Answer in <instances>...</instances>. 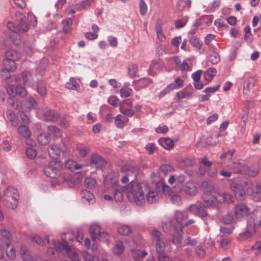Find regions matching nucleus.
Returning <instances> with one entry per match:
<instances>
[{"instance_id":"nucleus-21","label":"nucleus","mask_w":261,"mask_h":261,"mask_svg":"<svg viewBox=\"0 0 261 261\" xmlns=\"http://www.w3.org/2000/svg\"><path fill=\"white\" fill-rule=\"evenodd\" d=\"M158 142L166 149L170 150L174 146V141L169 138H160L159 139Z\"/></svg>"},{"instance_id":"nucleus-62","label":"nucleus","mask_w":261,"mask_h":261,"mask_svg":"<svg viewBox=\"0 0 261 261\" xmlns=\"http://www.w3.org/2000/svg\"><path fill=\"white\" fill-rule=\"evenodd\" d=\"M145 149L150 154H153L156 150L155 145L153 143H148L145 146Z\"/></svg>"},{"instance_id":"nucleus-9","label":"nucleus","mask_w":261,"mask_h":261,"mask_svg":"<svg viewBox=\"0 0 261 261\" xmlns=\"http://www.w3.org/2000/svg\"><path fill=\"white\" fill-rule=\"evenodd\" d=\"M4 69L1 71V75L5 78H9L10 76L9 71H14L16 69V64L15 62L6 57L3 61Z\"/></svg>"},{"instance_id":"nucleus-37","label":"nucleus","mask_w":261,"mask_h":261,"mask_svg":"<svg viewBox=\"0 0 261 261\" xmlns=\"http://www.w3.org/2000/svg\"><path fill=\"white\" fill-rule=\"evenodd\" d=\"M7 117L9 120L11 124L14 126H17L18 124V122L16 119V116L15 113L12 110H8L6 113Z\"/></svg>"},{"instance_id":"nucleus-15","label":"nucleus","mask_w":261,"mask_h":261,"mask_svg":"<svg viewBox=\"0 0 261 261\" xmlns=\"http://www.w3.org/2000/svg\"><path fill=\"white\" fill-rule=\"evenodd\" d=\"M255 232V225L249 224L247 225L246 230L239 234L240 240H246L254 234Z\"/></svg>"},{"instance_id":"nucleus-46","label":"nucleus","mask_w":261,"mask_h":261,"mask_svg":"<svg viewBox=\"0 0 261 261\" xmlns=\"http://www.w3.org/2000/svg\"><path fill=\"white\" fill-rule=\"evenodd\" d=\"M147 200L150 203L156 202L158 200V196L156 192L149 191L147 195Z\"/></svg>"},{"instance_id":"nucleus-43","label":"nucleus","mask_w":261,"mask_h":261,"mask_svg":"<svg viewBox=\"0 0 261 261\" xmlns=\"http://www.w3.org/2000/svg\"><path fill=\"white\" fill-rule=\"evenodd\" d=\"M188 217V215L184 214L182 212L179 211H177L175 212L174 214V218L178 224H181V222L185 219H187ZM180 226H181L180 224Z\"/></svg>"},{"instance_id":"nucleus-53","label":"nucleus","mask_w":261,"mask_h":261,"mask_svg":"<svg viewBox=\"0 0 261 261\" xmlns=\"http://www.w3.org/2000/svg\"><path fill=\"white\" fill-rule=\"evenodd\" d=\"M18 115L19 117L20 118V123L23 124H27L30 123V119L23 111H19Z\"/></svg>"},{"instance_id":"nucleus-49","label":"nucleus","mask_w":261,"mask_h":261,"mask_svg":"<svg viewBox=\"0 0 261 261\" xmlns=\"http://www.w3.org/2000/svg\"><path fill=\"white\" fill-rule=\"evenodd\" d=\"M182 228V226H179V228L178 229H176L177 232L178 233V235L176 237H173L172 242L174 244H177L181 242L182 239L181 236L183 233Z\"/></svg>"},{"instance_id":"nucleus-16","label":"nucleus","mask_w":261,"mask_h":261,"mask_svg":"<svg viewBox=\"0 0 261 261\" xmlns=\"http://www.w3.org/2000/svg\"><path fill=\"white\" fill-rule=\"evenodd\" d=\"M182 190L187 195L192 196L195 195L197 193V188L192 182H187L183 187Z\"/></svg>"},{"instance_id":"nucleus-31","label":"nucleus","mask_w":261,"mask_h":261,"mask_svg":"<svg viewBox=\"0 0 261 261\" xmlns=\"http://www.w3.org/2000/svg\"><path fill=\"white\" fill-rule=\"evenodd\" d=\"M76 150L82 157H85L87 156L88 153L90 152V147L83 144H80L76 146Z\"/></svg>"},{"instance_id":"nucleus-42","label":"nucleus","mask_w":261,"mask_h":261,"mask_svg":"<svg viewBox=\"0 0 261 261\" xmlns=\"http://www.w3.org/2000/svg\"><path fill=\"white\" fill-rule=\"evenodd\" d=\"M171 227V220L169 217H165L162 223V227L163 231L168 232L170 231Z\"/></svg>"},{"instance_id":"nucleus-58","label":"nucleus","mask_w":261,"mask_h":261,"mask_svg":"<svg viewBox=\"0 0 261 261\" xmlns=\"http://www.w3.org/2000/svg\"><path fill=\"white\" fill-rule=\"evenodd\" d=\"M85 185L88 188L92 189L95 187L96 185V181L95 179L91 177H87L85 180Z\"/></svg>"},{"instance_id":"nucleus-28","label":"nucleus","mask_w":261,"mask_h":261,"mask_svg":"<svg viewBox=\"0 0 261 261\" xmlns=\"http://www.w3.org/2000/svg\"><path fill=\"white\" fill-rule=\"evenodd\" d=\"M123 172H126V174L122 175L121 181L122 184H125L129 181L128 176L133 172L132 168L130 167L123 166L121 169V173H123Z\"/></svg>"},{"instance_id":"nucleus-44","label":"nucleus","mask_w":261,"mask_h":261,"mask_svg":"<svg viewBox=\"0 0 261 261\" xmlns=\"http://www.w3.org/2000/svg\"><path fill=\"white\" fill-rule=\"evenodd\" d=\"M124 250V246L121 242H118L112 249V251L115 255L121 254Z\"/></svg>"},{"instance_id":"nucleus-18","label":"nucleus","mask_w":261,"mask_h":261,"mask_svg":"<svg viewBox=\"0 0 261 261\" xmlns=\"http://www.w3.org/2000/svg\"><path fill=\"white\" fill-rule=\"evenodd\" d=\"M19 197L17 189L13 187H8L4 191V195L3 199L4 201L9 200L11 198Z\"/></svg>"},{"instance_id":"nucleus-45","label":"nucleus","mask_w":261,"mask_h":261,"mask_svg":"<svg viewBox=\"0 0 261 261\" xmlns=\"http://www.w3.org/2000/svg\"><path fill=\"white\" fill-rule=\"evenodd\" d=\"M174 171L173 167L170 164H163L160 167V172L166 175Z\"/></svg>"},{"instance_id":"nucleus-47","label":"nucleus","mask_w":261,"mask_h":261,"mask_svg":"<svg viewBox=\"0 0 261 261\" xmlns=\"http://www.w3.org/2000/svg\"><path fill=\"white\" fill-rule=\"evenodd\" d=\"M139 8L140 14L145 16L147 14L148 8L144 0H139Z\"/></svg>"},{"instance_id":"nucleus-7","label":"nucleus","mask_w":261,"mask_h":261,"mask_svg":"<svg viewBox=\"0 0 261 261\" xmlns=\"http://www.w3.org/2000/svg\"><path fill=\"white\" fill-rule=\"evenodd\" d=\"M106 180L108 184L110 185L116 191L114 194V198L117 201H121L123 199V195L119 191H117V184L118 182V178L117 174H115L112 177V175L109 174L106 178Z\"/></svg>"},{"instance_id":"nucleus-5","label":"nucleus","mask_w":261,"mask_h":261,"mask_svg":"<svg viewBox=\"0 0 261 261\" xmlns=\"http://www.w3.org/2000/svg\"><path fill=\"white\" fill-rule=\"evenodd\" d=\"M244 186L247 188V193L250 194L252 199L255 202H259L261 200V184H256L253 186L250 181L245 182Z\"/></svg>"},{"instance_id":"nucleus-50","label":"nucleus","mask_w":261,"mask_h":261,"mask_svg":"<svg viewBox=\"0 0 261 261\" xmlns=\"http://www.w3.org/2000/svg\"><path fill=\"white\" fill-rule=\"evenodd\" d=\"M222 136V135L221 134H217L213 135L211 137H208L206 139V143L208 145H215L219 141L218 140L213 141V140L214 139H218L220 137H221Z\"/></svg>"},{"instance_id":"nucleus-57","label":"nucleus","mask_w":261,"mask_h":261,"mask_svg":"<svg viewBox=\"0 0 261 261\" xmlns=\"http://www.w3.org/2000/svg\"><path fill=\"white\" fill-rule=\"evenodd\" d=\"M190 42L194 47L197 48H200L201 47V44L196 36H191L190 38Z\"/></svg>"},{"instance_id":"nucleus-8","label":"nucleus","mask_w":261,"mask_h":261,"mask_svg":"<svg viewBox=\"0 0 261 261\" xmlns=\"http://www.w3.org/2000/svg\"><path fill=\"white\" fill-rule=\"evenodd\" d=\"M190 212L195 215L200 217H205L207 216V213L203 204L197 202L189 206Z\"/></svg>"},{"instance_id":"nucleus-34","label":"nucleus","mask_w":261,"mask_h":261,"mask_svg":"<svg viewBox=\"0 0 261 261\" xmlns=\"http://www.w3.org/2000/svg\"><path fill=\"white\" fill-rule=\"evenodd\" d=\"M192 92L188 91L186 89L179 91L176 93V95L178 100L183 98L190 99L192 97Z\"/></svg>"},{"instance_id":"nucleus-61","label":"nucleus","mask_w":261,"mask_h":261,"mask_svg":"<svg viewBox=\"0 0 261 261\" xmlns=\"http://www.w3.org/2000/svg\"><path fill=\"white\" fill-rule=\"evenodd\" d=\"M108 102L110 105L114 107H117L120 105L121 103L120 100L116 96H111L109 97Z\"/></svg>"},{"instance_id":"nucleus-17","label":"nucleus","mask_w":261,"mask_h":261,"mask_svg":"<svg viewBox=\"0 0 261 261\" xmlns=\"http://www.w3.org/2000/svg\"><path fill=\"white\" fill-rule=\"evenodd\" d=\"M11 234L9 231L6 229H2L0 230V244L1 246L5 245H8L10 243Z\"/></svg>"},{"instance_id":"nucleus-29","label":"nucleus","mask_w":261,"mask_h":261,"mask_svg":"<svg viewBox=\"0 0 261 261\" xmlns=\"http://www.w3.org/2000/svg\"><path fill=\"white\" fill-rule=\"evenodd\" d=\"M82 200L84 203H90L94 201V195L89 191L85 190L82 193Z\"/></svg>"},{"instance_id":"nucleus-22","label":"nucleus","mask_w":261,"mask_h":261,"mask_svg":"<svg viewBox=\"0 0 261 261\" xmlns=\"http://www.w3.org/2000/svg\"><path fill=\"white\" fill-rule=\"evenodd\" d=\"M58 118V114L54 111H48L43 115V119L47 121L56 122Z\"/></svg>"},{"instance_id":"nucleus-36","label":"nucleus","mask_w":261,"mask_h":261,"mask_svg":"<svg viewBox=\"0 0 261 261\" xmlns=\"http://www.w3.org/2000/svg\"><path fill=\"white\" fill-rule=\"evenodd\" d=\"M217 69L215 68H209L207 69L206 71L204 73V79L210 82L212 79L216 75Z\"/></svg>"},{"instance_id":"nucleus-32","label":"nucleus","mask_w":261,"mask_h":261,"mask_svg":"<svg viewBox=\"0 0 261 261\" xmlns=\"http://www.w3.org/2000/svg\"><path fill=\"white\" fill-rule=\"evenodd\" d=\"M18 132L19 135L25 138H29L31 136V131L24 125H22L18 127Z\"/></svg>"},{"instance_id":"nucleus-35","label":"nucleus","mask_w":261,"mask_h":261,"mask_svg":"<svg viewBox=\"0 0 261 261\" xmlns=\"http://www.w3.org/2000/svg\"><path fill=\"white\" fill-rule=\"evenodd\" d=\"M18 198L19 197H11L9 200L4 201V202L7 207L11 209H14L17 206Z\"/></svg>"},{"instance_id":"nucleus-33","label":"nucleus","mask_w":261,"mask_h":261,"mask_svg":"<svg viewBox=\"0 0 261 261\" xmlns=\"http://www.w3.org/2000/svg\"><path fill=\"white\" fill-rule=\"evenodd\" d=\"M129 84L125 83L120 90V96L123 98L128 97L133 92L132 89L128 87Z\"/></svg>"},{"instance_id":"nucleus-51","label":"nucleus","mask_w":261,"mask_h":261,"mask_svg":"<svg viewBox=\"0 0 261 261\" xmlns=\"http://www.w3.org/2000/svg\"><path fill=\"white\" fill-rule=\"evenodd\" d=\"M63 25V31L65 33H68L70 30V27L72 24V20L70 18L64 20L62 22Z\"/></svg>"},{"instance_id":"nucleus-14","label":"nucleus","mask_w":261,"mask_h":261,"mask_svg":"<svg viewBox=\"0 0 261 261\" xmlns=\"http://www.w3.org/2000/svg\"><path fill=\"white\" fill-rule=\"evenodd\" d=\"M91 166H94L97 169H102L106 165V162L100 155L95 154L92 156L90 161Z\"/></svg>"},{"instance_id":"nucleus-12","label":"nucleus","mask_w":261,"mask_h":261,"mask_svg":"<svg viewBox=\"0 0 261 261\" xmlns=\"http://www.w3.org/2000/svg\"><path fill=\"white\" fill-rule=\"evenodd\" d=\"M228 167L234 173L242 174L246 168V165L240 161H236L231 163Z\"/></svg>"},{"instance_id":"nucleus-19","label":"nucleus","mask_w":261,"mask_h":261,"mask_svg":"<svg viewBox=\"0 0 261 261\" xmlns=\"http://www.w3.org/2000/svg\"><path fill=\"white\" fill-rule=\"evenodd\" d=\"M21 79L23 84L28 87H32L34 85V81L31 73L28 71H23L21 73Z\"/></svg>"},{"instance_id":"nucleus-4","label":"nucleus","mask_w":261,"mask_h":261,"mask_svg":"<svg viewBox=\"0 0 261 261\" xmlns=\"http://www.w3.org/2000/svg\"><path fill=\"white\" fill-rule=\"evenodd\" d=\"M62 164L60 161L54 160L50 161L48 166L45 167L44 172L45 175L53 178H58L61 175L60 170Z\"/></svg>"},{"instance_id":"nucleus-52","label":"nucleus","mask_w":261,"mask_h":261,"mask_svg":"<svg viewBox=\"0 0 261 261\" xmlns=\"http://www.w3.org/2000/svg\"><path fill=\"white\" fill-rule=\"evenodd\" d=\"M156 250L157 254L165 252V245L162 240H159L156 243Z\"/></svg>"},{"instance_id":"nucleus-56","label":"nucleus","mask_w":261,"mask_h":261,"mask_svg":"<svg viewBox=\"0 0 261 261\" xmlns=\"http://www.w3.org/2000/svg\"><path fill=\"white\" fill-rule=\"evenodd\" d=\"M48 130L49 132L48 134L50 135L52 134L53 135L58 137L61 136V132L59 129L53 125H50L48 127Z\"/></svg>"},{"instance_id":"nucleus-48","label":"nucleus","mask_w":261,"mask_h":261,"mask_svg":"<svg viewBox=\"0 0 261 261\" xmlns=\"http://www.w3.org/2000/svg\"><path fill=\"white\" fill-rule=\"evenodd\" d=\"M117 230L118 232L123 236H126L132 231L130 228L128 226L125 225L119 226Z\"/></svg>"},{"instance_id":"nucleus-63","label":"nucleus","mask_w":261,"mask_h":261,"mask_svg":"<svg viewBox=\"0 0 261 261\" xmlns=\"http://www.w3.org/2000/svg\"><path fill=\"white\" fill-rule=\"evenodd\" d=\"M159 261H172L171 258L165 252L158 254Z\"/></svg>"},{"instance_id":"nucleus-10","label":"nucleus","mask_w":261,"mask_h":261,"mask_svg":"<svg viewBox=\"0 0 261 261\" xmlns=\"http://www.w3.org/2000/svg\"><path fill=\"white\" fill-rule=\"evenodd\" d=\"M230 188L233 192L237 199L240 200H243L245 199L246 192L243 185H238L233 182L230 185Z\"/></svg>"},{"instance_id":"nucleus-11","label":"nucleus","mask_w":261,"mask_h":261,"mask_svg":"<svg viewBox=\"0 0 261 261\" xmlns=\"http://www.w3.org/2000/svg\"><path fill=\"white\" fill-rule=\"evenodd\" d=\"M7 90L8 94L12 96H15L17 95L24 96L27 94L25 89L22 86L18 85H9L7 88Z\"/></svg>"},{"instance_id":"nucleus-20","label":"nucleus","mask_w":261,"mask_h":261,"mask_svg":"<svg viewBox=\"0 0 261 261\" xmlns=\"http://www.w3.org/2000/svg\"><path fill=\"white\" fill-rule=\"evenodd\" d=\"M48 155L53 159L57 160L60 156L61 150L56 145H50L48 148Z\"/></svg>"},{"instance_id":"nucleus-26","label":"nucleus","mask_w":261,"mask_h":261,"mask_svg":"<svg viewBox=\"0 0 261 261\" xmlns=\"http://www.w3.org/2000/svg\"><path fill=\"white\" fill-rule=\"evenodd\" d=\"M6 57L8 59L16 62L21 57V54L15 50H10L5 54Z\"/></svg>"},{"instance_id":"nucleus-23","label":"nucleus","mask_w":261,"mask_h":261,"mask_svg":"<svg viewBox=\"0 0 261 261\" xmlns=\"http://www.w3.org/2000/svg\"><path fill=\"white\" fill-rule=\"evenodd\" d=\"M38 144L41 145H46L50 141V135L48 133L40 134L37 138Z\"/></svg>"},{"instance_id":"nucleus-3","label":"nucleus","mask_w":261,"mask_h":261,"mask_svg":"<svg viewBox=\"0 0 261 261\" xmlns=\"http://www.w3.org/2000/svg\"><path fill=\"white\" fill-rule=\"evenodd\" d=\"M51 242L57 251H65L73 261H79V254L76 250L69 246L66 241H64L63 243H58L57 244L56 240L54 239L52 240Z\"/></svg>"},{"instance_id":"nucleus-25","label":"nucleus","mask_w":261,"mask_h":261,"mask_svg":"<svg viewBox=\"0 0 261 261\" xmlns=\"http://www.w3.org/2000/svg\"><path fill=\"white\" fill-rule=\"evenodd\" d=\"M84 164H77L76 162L72 160H68L65 163L66 168L71 170H79L84 167Z\"/></svg>"},{"instance_id":"nucleus-54","label":"nucleus","mask_w":261,"mask_h":261,"mask_svg":"<svg viewBox=\"0 0 261 261\" xmlns=\"http://www.w3.org/2000/svg\"><path fill=\"white\" fill-rule=\"evenodd\" d=\"M25 153L27 156L30 159H34L37 155L36 150L32 147L27 148Z\"/></svg>"},{"instance_id":"nucleus-60","label":"nucleus","mask_w":261,"mask_h":261,"mask_svg":"<svg viewBox=\"0 0 261 261\" xmlns=\"http://www.w3.org/2000/svg\"><path fill=\"white\" fill-rule=\"evenodd\" d=\"M128 73L131 76L136 75L138 71V66L136 64H130L128 67Z\"/></svg>"},{"instance_id":"nucleus-6","label":"nucleus","mask_w":261,"mask_h":261,"mask_svg":"<svg viewBox=\"0 0 261 261\" xmlns=\"http://www.w3.org/2000/svg\"><path fill=\"white\" fill-rule=\"evenodd\" d=\"M249 208L243 203H238L234 207V216L238 220H242L248 217Z\"/></svg>"},{"instance_id":"nucleus-59","label":"nucleus","mask_w":261,"mask_h":261,"mask_svg":"<svg viewBox=\"0 0 261 261\" xmlns=\"http://www.w3.org/2000/svg\"><path fill=\"white\" fill-rule=\"evenodd\" d=\"M254 87V83L248 80L247 81V84L245 87V93L247 94H249L251 92H252L253 88Z\"/></svg>"},{"instance_id":"nucleus-30","label":"nucleus","mask_w":261,"mask_h":261,"mask_svg":"<svg viewBox=\"0 0 261 261\" xmlns=\"http://www.w3.org/2000/svg\"><path fill=\"white\" fill-rule=\"evenodd\" d=\"M82 256L84 261H108L107 259H102L101 260L98 256L92 255L87 251L82 253Z\"/></svg>"},{"instance_id":"nucleus-24","label":"nucleus","mask_w":261,"mask_h":261,"mask_svg":"<svg viewBox=\"0 0 261 261\" xmlns=\"http://www.w3.org/2000/svg\"><path fill=\"white\" fill-rule=\"evenodd\" d=\"M132 255L135 261H143L147 255V253L144 251L135 250L132 251Z\"/></svg>"},{"instance_id":"nucleus-40","label":"nucleus","mask_w":261,"mask_h":261,"mask_svg":"<svg viewBox=\"0 0 261 261\" xmlns=\"http://www.w3.org/2000/svg\"><path fill=\"white\" fill-rule=\"evenodd\" d=\"M21 254L23 261H39L37 258H33L27 249L22 250Z\"/></svg>"},{"instance_id":"nucleus-1","label":"nucleus","mask_w":261,"mask_h":261,"mask_svg":"<svg viewBox=\"0 0 261 261\" xmlns=\"http://www.w3.org/2000/svg\"><path fill=\"white\" fill-rule=\"evenodd\" d=\"M128 200L137 205L142 206L145 202V196L140 185L132 181L126 187Z\"/></svg>"},{"instance_id":"nucleus-41","label":"nucleus","mask_w":261,"mask_h":261,"mask_svg":"<svg viewBox=\"0 0 261 261\" xmlns=\"http://www.w3.org/2000/svg\"><path fill=\"white\" fill-rule=\"evenodd\" d=\"M171 89H177L182 88L184 86V81L180 77H176L174 81V83L170 84Z\"/></svg>"},{"instance_id":"nucleus-39","label":"nucleus","mask_w":261,"mask_h":261,"mask_svg":"<svg viewBox=\"0 0 261 261\" xmlns=\"http://www.w3.org/2000/svg\"><path fill=\"white\" fill-rule=\"evenodd\" d=\"M190 6V1L189 0H178L176 5L177 9L180 11L187 8H189Z\"/></svg>"},{"instance_id":"nucleus-2","label":"nucleus","mask_w":261,"mask_h":261,"mask_svg":"<svg viewBox=\"0 0 261 261\" xmlns=\"http://www.w3.org/2000/svg\"><path fill=\"white\" fill-rule=\"evenodd\" d=\"M233 200V196L227 192H218L216 196L208 195L207 198H205V203L208 206H214L217 203H227L232 202Z\"/></svg>"},{"instance_id":"nucleus-38","label":"nucleus","mask_w":261,"mask_h":261,"mask_svg":"<svg viewBox=\"0 0 261 261\" xmlns=\"http://www.w3.org/2000/svg\"><path fill=\"white\" fill-rule=\"evenodd\" d=\"M213 49H211L213 53L208 56V60L213 64H215L218 63L220 61V58L218 53L215 51Z\"/></svg>"},{"instance_id":"nucleus-55","label":"nucleus","mask_w":261,"mask_h":261,"mask_svg":"<svg viewBox=\"0 0 261 261\" xmlns=\"http://www.w3.org/2000/svg\"><path fill=\"white\" fill-rule=\"evenodd\" d=\"M244 172L242 174H245L249 176L254 177L257 175L258 173V170H253L252 169L249 168L247 165H246V168L244 170Z\"/></svg>"},{"instance_id":"nucleus-27","label":"nucleus","mask_w":261,"mask_h":261,"mask_svg":"<svg viewBox=\"0 0 261 261\" xmlns=\"http://www.w3.org/2000/svg\"><path fill=\"white\" fill-rule=\"evenodd\" d=\"M90 232L92 241H95L99 234L101 232L99 226L97 224H92L90 227Z\"/></svg>"},{"instance_id":"nucleus-64","label":"nucleus","mask_w":261,"mask_h":261,"mask_svg":"<svg viewBox=\"0 0 261 261\" xmlns=\"http://www.w3.org/2000/svg\"><path fill=\"white\" fill-rule=\"evenodd\" d=\"M172 202L177 205H179L182 203L181 197L178 194H174L171 197Z\"/></svg>"},{"instance_id":"nucleus-13","label":"nucleus","mask_w":261,"mask_h":261,"mask_svg":"<svg viewBox=\"0 0 261 261\" xmlns=\"http://www.w3.org/2000/svg\"><path fill=\"white\" fill-rule=\"evenodd\" d=\"M201 187L203 192L205 193L204 195V200L205 202V198H207L208 195L210 196H216L217 193L214 191V186L212 183L204 181L202 182Z\"/></svg>"}]
</instances>
